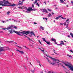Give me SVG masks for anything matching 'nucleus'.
Masks as SVG:
<instances>
[{
	"mask_svg": "<svg viewBox=\"0 0 73 73\" xmlns=\"http://www.w3.org/2000/svg\"><path fill=\"white\" fill-rule=\"evenodd\" d=\"M68 21H69V19H67L66 20V22H68Z\"/></svg>",
	"mask_w": 73,
	"mask_h": 73,
	"instance_id": "nucleus-40",
	"label": "nucleus"
},
{
	"mask_svg": "<svg viewBox=\"0 0 73 73\" xmlns=\"http://www.w3.org/2000/svg\"><path fill=\"white\" fill-rule=\"evenodd\" d=\"M40 28L42 29V30H44V27H43L42 26H40Z\"/></svg>",
	"mask_w": 73,
	"mask_h": 73,
	"instance_id": "nucleus-16",
	"label": "nucleus"
},
{
	"mask_svg": "<svg viewBox=\"0 0 73 73\" xmlns=\"http://www.w3.org/2000/svg\"><path fill=\"white\" fill-rule=\"evenodd\" d=\"M23 2H22L21 3H19L18 4V5H23Z\"/></svg>",
	"mask_w": 73,
	"mask_h": 73,
	"instance_id": "nucleus-11",
	"label": "nucleus"
},
{
	"mask_svg": "<svg viewBox=\"0 0 73 73\" xmlns=\"http://www.w3.org/2000/svg\"><path fill=\"white\" fill-rule=\"evenodd\" d=\"M7 29L9 31V32H10V34L11 33L12 34V33H13L14 32L15 33H16V34H17V35H19V36H22L23 35L20 33H21V34H22V35H24V34H26V33H24V32H25V31H23L22 32L19 31L18 32L17 31H16L15 30H12L13 29H12V27L11 26L8 27L7 28Z\"/></svg>",
	"mask_w": 73,
	"mask_h": 73,
	"instance_id": "nucleus-2",
	"label": "nucleus"
},
{
	"mask_svg": "<svg viewBox=\"0 0 73 73\" xmlns=\"http://www.w3.org/2000/svg\"><path fill=\"white\" fill-rule=\"evenodd\" d=\"M16 51H17L18 52H19L21 53V54H24V52L23 51H20L19 50H17Z\"/></svg>",
	"mask_w": 73,
	"mask_h": 73,
	"instance_id": "nucleus-7",
	"label": "nucleus"
},
{
	"mask_svg": "<svg viewBox=\"0 0 73 73\" xmlns=\"http://www.w3.org/2000/svg\"><path fill=\"white\" fill-rule=\"evenodd\" d=\"M31 72H32V73H35V71L33 70H31Z\"/></svg>",
	"mask_w": 73,
	"mask_h": 73,
	"instance_id": "nucleus-32",
	"label": "nucleus"
},
{
	"mask_svg": "<svg viewBox=\"0 0 73 73\" xmlns=\"http://www.w3.org/2000/svg\"><path fill=\"white\" fill-rule=\"evenodd\" d=\"M29 36H30V37H32V35H29Z\"/></svg>",
	"mask_w": 73,
	"mask_h": 73,
	"instance_id": "nucleus-61",
	"label": "nucleus"
},
{
	"mask_svg": "<svg viewBox=\"0 0 73 73\" xmlns=\"http://www.w3.org/2000/svg\"><path fill=\"white\" fill-rule=\"evenodd\" d=\"M17 46L18 47V48H20L21 49V48H22L21 47H20V46Z\"/></svg>",
	"mask_w": 73,
	"mask_h": 73,
	"instance_id": "nucleus-36",
	"label": "nucleus"
},
{
	"mask_svg": "<svg viewBox=\"0 0 73 73\" xmlns=\"http://www.w3.org/2000/svg\"><path fill=\"white\" fill-rule=\"evenodd\" d=\"M4 22H5V21H3L2 22V23H4Z\"/></svg>",
	"mask_w": 73,
	"mask_h": 73,
	"instance_id": "nucleus-51",
	"label": "nucleus"
},
{
	"mask_svg": "<svg viewBox=\"0 0 73 73\" xmlns=\"http://www.w3.org/2000/svg\"><path fill=\"white\" fill-rule=\"evenodd\" d=\"M55 9H58V8H57V7H56L55 8Z\"/></svg>",
	"mask_w": 73,
	"mask_h": 73,
	"instance_id": "nucleus-56",
	"label": "nucleus"
},
{
	"mask_svg": "<svg viewBox=\"0 0 73 73\" xmlns=\"http://www.w3.org/2000/svg\"><path fill=\"white\" fill-rule=\"evenodd\" d=\"M62 66L63 68H64V69H66V68H65V66H64L62 65H61Z\"/></svg>",
	"mask_w": 73,
	"mask_h": 73,
	"instance_id": "nucleus-23",
	"label": "nucleus"
},
{
	"mask_svg": "<svg viewBox=\"0 0 73 73\" xmlns=\"http://www.w3.org/2000/svg\"><path fill=\"white\" fill-rule=\"evenodd\" d=\"M66 62L67 63L65 62V63H64V65L66 66H68V68H70V70L73 71V65L71 64H69L68 62Z\"/></svg>",
	"mask_w": 73,
	"mask_h": 73,
	"instance_id": "nucleus-3",
	"label": "nucleus"
},
{
	"mask_svg": "<svg viewBox=\"0 0 73 73\" xmlns=\"http://www.w3.org/2000/svg\"><path fill=\"white\" fill-rule=\"evenodd\" d=\"M67 56H68V57H71V58L72 57V56L69 55V54H67Z\"/></svg>",
	"mask_w": 73,
	"mask_h": 73,
	"instance_id": "nucleus-25",
	"label": "nucleus"
},
{
	"mask_svg": "<svg viewBox=\"0 0 73 73\" xmlns=\"http://www.w3.org/2000/svg\"><path fill=\"white\" fill-rule=\"evenodd\" d=\"M31 9H32V8H28L27 9V11H31Z\"/></svg>",
	"mask_w": 73,
	"mask_h": 73,
	"instance_id": "nucleus-12",
	"label": "nucleus"
},
{
	"mask_svg": "<svg viewBox=\"0 0 73 73\" xmlns=\"http://www.w3.org/2000/svg\"><path fill=\"white\" fill-rule=\"evenodd\" d=\"M61 42L62 43H60V44H59V45L61 46H62V45H64V43L63 42V41H61Z\"/></svg>",
	"mask_w": 73,
	"mask_h": 73,
	"instance_id": "nucleus-8",
	"label": "nucleus"
},
{
	"mask_svg": "<svg viewBox=\"0 0 73 73\" xmlns=\"http://www.w3.org/2000/svg\"><path fill=\"white\" fill-rule=\"evenodd\" d=\"M31 11H33V9H32V8H31Z\"/></svg>",
	"mask_w": 73,
	"mask_h": 73,
	"instance_id": "nucleus-59",
	"label": "nucleus"
},
{
	"mask_svg": "<svg viewBox=\"0 0 73 73\" xmlns=\"http://www.w3.org/2000/svg\"><path fill=\"white\" fill-rule=\"evenodd\" d=\"M54 23H56V21L55 20L54 21Z\"/></svg>",
	"mask_w": 73,
	"mask_h": 73,
	"instance_id": "nucleus-62",
	"label": "nucleus"
},
{
	"mask_svg": "<svg viewBox=\"0 0 73 73\" xmlns=\"http://www.w3.org/2000/svg\"><path fill=\"white\" fill-rule=\"evenodd\" d=\"M40 73H43V72L42 71L40 72Z\"/></svg>",
	"mask_w": 73,
	"mask_h": 73,
	"instance_id": "nucleus-64",
	"label": "nucleus"
},
{
	"mask_svg": "<svg viewBox=\"0 0 73 73\" xmlns=\"http://www.w3.org/2000/svg\"><path fill=\"white\" fill-rule=\"evenodd\" d=\"M43 12H45V13H48V11L47 10L44 9L43 10Z\"/></svg>",
	"mask_w": 73,
	"mask_h": 73,
	"instance_id": "nucleus-9",
	"label": "nucleus"
},
{
	"mask_svg": "<svg viewBox=\"0 0 73 73\" xmlns=\"http://www.w3.org/2000/svg\"><path fill=\"white\" fill-rule=\"evenodd\" d=\"M47 60L48 61V62H49L50 64H51L52 65H54V64H56V63H54V62H53L52 63H51V62L50 61V60L48 59V58H46Z\"/></svg>",
	"mask_w": 73,
	"mask_h": 73,
	"instance_id": "nucleus-5",
	"label": "nucleus"
},
{
	"mask_svg": "<svg viewBox=\"0 0 73 73\" xmlns=\"http://www.w3.org/2000/svg\"><path fill=\"white\" fill-rule=\"evenodd\" d=\"M52 16V15L50 14H49L48 15V17H50V16Z\"/></svg>",
	"mask_w": 73,
	"mask_h": 73,
	"instance_id": "nucleus-28",
	"label": "nucleus"
},
{
	"mask_svg": "<svg viewBox=\"0 0 73 73\" xmlns=\"http://www.w3.org/2000/svg\"><path fill=\"white\" fill-rule=\"evenodd\" d=\"M41 50V51H42V52H44V50Z\"/></svg>",
	"mask_w": 73,
	"mask_h": 73,
	"instance_id": "nucleus-52",
	"label": "nucleus"
},
{
	"mask_svg": "<svg viewBox=\"0 0 73 73\" xmlns=\"http://www.w3.org/2000/svg\"><path fill=\"white\" fill-rule=\"evenodd\" d=\"M7 13V15H9V13H10V11H8Z\"/></svg>",
	"mask_w": 73,
	"mask_h": 73,
	"instance_id": "nucleus-30",
	"label": "nucleus"
},
{
	"mask_svg": "<svg viewBox=\"0 0 73 73\" xmlns=\"http://www.w3.org/2000/svg\"><path fill=\"white\" fill-rule=\"evenodd\" d=\"M10 48H9V47H8L7 48V50H10Z\"/></svg>",
	"mask_w": 73,
	"mask_h": 73,
	"instance_id": "nucleus-37",
	"label": "nucleus"
},
{
	"mask_svg": "<svg viewBox=\"0 0 73 73\" xmlns=\"http://www.w3.org/2000/svg\"><path fill=\"white\" fill-rule=\"evenodd\" d=\"M8 4H11V3H9V1H6V0H3V1H0V5H2L3 7L5 6H10V7H13L15 6L16 4H13L12 5H7ZM0 9H2V7H0Z\"/></svg>",
	"mask_w": 73,
	"mask_h": 73,
	"instance_id": "nucleus-1",
	"label": "nucleus"
},
{
	"mask_svg": "<svg viewBox=\"0 0 73 73\" xmlns=\"http://www.w3.org/2000/svg\"><path fill=\"white\" fill-rule=\"evenodd\" d=\"M26 12H27V13H30V12H31L30 11H26Z\"/></svg>",
	"mask_w": 73,
	"mask_h": 73,
	"instance_id": "nucleus-47",
	"label": "nucleus"
},
{
	"mask_svg": "<svg viewBox=\"0 0 73 73\" xmlns=\"http://www.w3.org/2000/svg\"><path fill=\"white\" fill-rule=\"evenodd\" d=\"M63 19H64V20H65L66 19V18H63Z\"/></svg>",
	"mask_w": 73,
	"mask_h": 73,
	"instance_id": "nucleus-60",
	"label": "nucleus"
},
{
	"mask_svg": "<svg viewBox=\"0 0 73 73\" xmlns=\"http://www.w3.org/2000/svg\"><path fill=\"white\" fill-rule=\"evenodd\" d=\"M63 62V64H64L65 63V62Z\"/></svg>",
	"mask_w": 73,
	"mask_h": 73,
	"instance_id": "nucleus-46",
	"label": "nucleus"
},
{
	"mask_svg": "<svg viewBox=\"0 0 73 73\" xmlns=\"http://www.w3.org/2000/svg\"><path fill=\"white\" fill-rule=\"evenodd\" d=\"M54 53H55V54H57V53H56L55 52H54Z\"/></svg>",
	"mask_w": 73,
	"mask_h": 73,
	"instance_id": "nucleus-49",
	"label": "nucleus"
},
{
	"mask_svg": "<svg viewBox=\"0 0 73 73\" xmlns=\"http://www.w3.org/2000/svg\"><path fill=\"white\" fill-rule=\"evenodd\" d=\"M70 35L73 38V34H72V33H70Z\"/></svg>",
	"mask_w": 73,
	"mask_h": 73,
	"instance_id": "nucleus-20",
	"label": "nucleus"
},
{
	"mask_svg": "<svg viewBox=\"0 0 73 73\" xmlns=\"http://www.w3.org/2000/svg\"><path fill=\"white\" fill-rule=\"evenodd\" d=\"M13 41H8L7 42H9V43H11V42H13Z\"/></svg>",
	"mask_w": 73,
	"mask_h": 73,
	"instance_id": "nucleus-26",
	"label": "nucleus"
},
{
	"mask_svg": "<svg viewBox=\"0 0 73 73\" xmlns=\"http://www.w3.org/2000/svg\"><path fill=\"white\" fill-rule=\"evenodd\" d=\"M23 7V8H25V9H26V10H27V9H28L27 8H26L25 7V6H24L23 7Z\"/></svg>",
	"mask_w": 73,
	"mask_h": 73,
	"instance_id": "nucleus-24",
	"label": "nucleus"
},
{
	"mask_svg": "<svg viewBox=\"0 0 73 73\" xmlns=\"http://www.w3.org/2000/svg\"><path fill=\"white\" fill-rule=\"evenodd\" d=\"M12 20H14V21H16L17 22V21L16 20H15L13 19H12Z\"/></svg>",
	"mask_w": 73,
	"mask_h": 73,
	"instance_id": "nucleus-44",
	"label": "nucleus"
},
{
	"mask_svg": "<svg viewBox=\"0 0 73 73\" xmlns=\"http://www.w3.org/2000/svg\"><path fill=\"white\" fill-rule=\"evenodd\" d=\"M13 28H15V29H17V27H16V26H15V27H13Z\"/></svg>",
	"mask_w": 73,
	"mask_h": 73,
	"instance_id": "nucleus-35",
	"label": "nucleus"
},
{
	"mask_svg": "<svg viewBox=\"0 0 73 73\" xmlns=\"http://www.w3.org/2000/svg\"><path fill=\"white\" fill-rule=\"evenodd\" d=\"M47 53H48V52H44V54H45L46 55V56H48V55H47L46 54Z\"/></svg>",
	"mask_w": 73,
	"mask_h": 73,
	"instance_id": "nucleus-19",
	"label": "nucleus"
},
{
	"mask_svg": "<svg viewBox=\"0 0 73 73\" xmlns=\"http://www.w3.org/2000/svg\"><path fill=\"white\" fill-rule=\"evenodd\" d=\"M34 24H35V25L37 24V23L34 22Z\"/></svg>",
	"mask_w": 73,
	"mask_h": 73,
	"instance_id": "nucleus-43",
	"label": "nucleus"
},
{
	"mask_svg": "<svg viewBox=\"0 0 73 73\" xmlns=\"http://www.w3.org/2000/svg\"><path fill=\"white\" fill-rule=\"evenodd\" d=\"M44 3H45V5H46V2H44Z\"/></svg>",
	"mask_w": 73,
	"mask_h": 73,
	"instance_id": "nucleus-45",
	"label": "nucleus"
},
{
	"mask_svg": "<svg viewBox=\"0 0 73 73\" xmlns=\"http://www.w3.org/2000/svg\"><path fill=\"white\" fill-rule=\"evenodd\" d=\"M27 38H28L29 40V41H32V39H30L29 38L27 37Z\"/></svg>",
	"mask_w": 73,
	"mask_h": 73,
	"instance_id": "nucleus-29",
	"label": "nucleus"
},
{
	"mask_svg": "<svg viewBox=\"0 0 73 73\" xmlns=\"http://www.w3.org/2000/svg\"><path fill=\"white\" fill-rule=\"evenodd\" d=\"M37 62L39 63V64H40V61L38 60L37 61Z\"/></svg>",
	"mask_w": 73,
	"mask_h": 73,
	"instance_id": "nucleus-42",
	"label": "nucleus"
},
{
	"mask_svg": "<svg viewBox=\"0 0 73 73\" xmlns=\"http://www.w3.org/2000/svg\"><path fill=\"white\" fill-rule=\"evenodd\" d=\"M36 3V5H37L38 6V7H40V5H39V4H38V3Z\"/></svg>",
	"mask_w": 73,
	"mask_h": 73,
	"instance_id": "nucleus-22",
	"label": "nucleus"
},
{
	"mask_svg": "<svg viewBox=\"0 0 73 73\" xmlns=\"http://www.w3.org/2000/svg\"><path fill=\"white\" fill-rule=\"evenodd\" d=\"M24 36H25V37H27V36H26L25 35H23Z\"/></svg>",
	"mask_w": 73,
	"mask_h": 73,
	"instance_id": "nucleus-55",
	"label": "nucleus"
},
{
	"mask_svg": "<svg viewBox=\"0 0 73 73\" xmlns=\"http://www.w3.org/2000/svg\"><path fill=\"white\" fill-rule=\"evenodd\" d=\"M68 37H69V38H70V36L69 35H68Z\"/></svg>",
	"mask_w": 73,
	"mask_h": 73,
	"instance_id": "nucleus-50",
	"label": "nucleus"
},
{
	"mask_svg": "<svg viewBox=\"0 0 73 73\" xmlns=\"http://www.w3.org/2000/svg\"><path fill=\"white\" fill-rule=\"evenodd\" d=\"M60 1H61V3H64V1H63V0H60Z\"/></svg>",
	"mask_w": 73,
	"mask_h": 73,
	"instance_id": "nucleus-31",
	"label": "nucleus"
},
{
	"mask_svg": "<svg viewBox=\"0 0 73 73\" xmlns=\"http://www.w3.org/2000/svg\"><path fill=\"white\" fill-rule=\"evenodd\" d=\"M26 33H27L28 34H29V33H30V35H33L34 36H36V35H35V34L33 33V31L30 32L29 31H28L26 32Z\"/></svg>",
	"mask_w": 73,
	"mask_h": 73,
	"instance_id": "nucleus-4",
	"label": "nucleus"
},
{
	"mask_svg": "<svg viewBox=\"0 0 73 73\" xmlns=\"http://www.w3.org/2000/svg\"><path fill=\"white\" fill-rule=\"evenodd\" d=\"M48 11H50V12H51V10H50L49 9H48Z\"/></svg>",
	"mask_w": 73,
	"mask_h": 73,
	"instance_id": "nucleus-38",
	"label": "nucleus"
},
{
	"mask_svg": "<svg viewBox=\"0 0 73 73\" xmlns=\"http://www.w3.org/2000/svg\"><path fill=\"white\" fill-rule=\"evenodd\" d=\"M38 48V49H40V50H41V48Z\"/></svg>",
	"mask_w": 73,
	"mask_h": 73,
	"instance_id": "nucleus-53",
	"label": "nucleus"
},
{
	"mask_svg": "<svg viewBox=\"0 0 73 73\" xmlns=\"http://www.w3.org/2000/svg\"><path fill=\"white\" fill-rule=\"evenodd\" d=\"M56 64H60V65H62V64L60 63L59 62H56Z\"/></svg>",
	"mask_w": 73,
	"mask_h": 73,
	"instance_id": "nucleus-34",
	"label": "nucleus"
},
{
	"mask_svg": "<svg viewBox=\"0 0 73 73\" xmlns=\"http://www.w3.org/2000/svg\"><path fill=\"white\" fill-rule=\"evenodd\" d=\"M60 25H63V24L62 23H60Z\"/></svg>",
	"mask_w": 73,
	"mask_h": 73,
	"instance_id": "nucleus-54",
	"label": "nucleus"
},
{
	"mask_svg": "<svg viewBox=\"0 0 73 73\" xmlns=\"http://www.w3.org/2000/svg\"><path fill=\"white\" fill-rule=\"evenodd\" d=\"M46 43L47 44H48V45H50V42L47 41L46 42Z\"/></svg>",
	"mask_w": 73,
	"mask_h": 73,
	"instance_id": "nucleus-13",
	"label": "nucleus"
},
{
	"mask_svg": "<svg viewBox=\"0 0 73 73\" xmlns=\"http://www.w3.org/2000/svg\"><path fill=\"white\" fill-rule=\"evenodd\" d=\"M52 60H53V61H57V60L56 59L54 58H52Z\"/></svg>",
	"mask_w": 73,
	"mask_h": 73,
	"instance_id": "nucleus-17",
	"label": "nucleus"
},
{
	"mask_svg": "<svg viewBox=\"0 0 73 73\" xmlns=\"http://www.w3.org/2000/svg\"><path fill=\"white\" fill-rule=\"evenodd\" d=\"M27 32H28V31H25V32H24V33H25L26 34H25V35H28V34H27Z\"/></svg>",
	"mask_w": 73,
	"mask_h": 73,
	"instance_id": "nucleus-21",
	"label": "nucleus"
},
{
	"mask_svg": "<svg viewBox=\"0 0 73 73\" xmlns=\"http://www.w3.org/2000/svg\"><path fill=\"white\" fill-rule=\"evenodd\" d=\"M4 29V30H5V29Z\"/></svg>",
	"mask_w": 73,
	"mask_h": 73,
	"instance_id": "nucleus-58",
	"label": "nucleus"
},
{
	"mask_svg": "<svg viewBox=\"0 0 73 73\" xmlns=\"http://www.w3.org/2000/svg\"><path fill=\"white\" fill-rule=\"evenodd\" d=\"M60 17H61V16H59V17H56L55 19H56V20H58L59 18Z\"/></svg>",
	"mask_w": 73,
	"mask_h": 73,
	"instance_id": "nucleus-14",
	"label": "nucleus"
},
{
	"mask_svg": "<svg viewBox=\"0 0 73 73\" xmlns=\"http://www.w3.org/2000/svg\"><path fill=\"white\" fill-rule=\"evenodd\" d=\"M47 57H49V58H51V59H53V58L52 57H51L50 56H47Z\"/></svg>",
	"mask_w": 73,
	"mask_h": 73,
	"instance_id": "nucleus-33",
	"label": "nucleus"
},
{
	"mask_svg": "<svg viewBox=\"0 0 73 73\" xmlns=\"http://www.w3.org/2000/svg\"><path fill=\"white\" fill-rule=\"evenodd\" d=\"M66 23L65 22V23H64V25H66Z\"/></svg>",
	"mask_w": 73,
	"mask_h": 73,
	"instance_id": "nucleus-41",
	"label": "nucleus"
},
{
	"mask_svg": "<svg viewBox=\"0 0 73 73\" xmlns=\"http://www.w3.org/2000/svg\"><path fill=\"white\" fill-rule=\"evenodd\" d=\"M4 47H0V52H3V51H4L5 49H4Z\"/></svg>",
	"mask_w": 73,
	"mask_h": 73,
	"instance_id": "nucleus-6",
	"label": "nucleus"
},
{
	"mask_svg": "<svg viewBox=\"0 0 73 73\" xmlns=\"http://www.w3.org/2000/svg\"><path fill=\"white\" fill-rule=\"evenodd\" d=\"M51 41H54V42H56V40L54 38H52L51 39Z\"/></svg>",
	"mask_w": 73,
	"mask_h": 73,
	"instance_id": "nucleus-10",
	"label": "nucleus"
},
{
	"mask_svg": "<svg viewBox=\"0 0 73 73\" xmlns=\"http://www.w3.org/2000/svg\"><path fill=\"white\" fill-rule=\"evenodd\" d=\"M38 42H39L40 44H41V45H42V44H41V42L40 41V40H38Z\"/></svg>",
	"mask_w": 73,
	"mask_h": 73,
	"instance_id": "nucleus-27",
	"label": "nucleus"
},
{
	"mask_svg": "<svg viewBox=\"0 0 73 73\" xmlns=\"http://www.w3.org/2000/svg\"><path fill=\"white\" fill-rule=\"evenodd\" d=\"M32 7H33V8H34V5H33V4L32 5Z\"/></svg>",
	"mask_w": 73,
	"mask_h": 73,
	"instance_id": "nucleus-39",
	"label": "nucleus"
},
{
	"mask_svg": "<svg viewBox=\"0 0 73 73\" xmlns=\"http://www.w3.org/2000/svg\"><path fill=\"white\" fill-rule=\"evenodd\" d=\"M48 73H51V72H50V71H48Z\"/></svg>",
	"mask_w": 73,
	"mask_h": 73,
	"instance_id": "nucleus-48",
	"label": "nucleus"
},
{
	"mask_svg": "<svg viewBox=\"0 0 73 73\" xmlns=\"http://www.w3.org/2000/svg\"><path fill=\"white\" fill-rule=\"evenodd\" d=\"M37 1H40V0H35V2L33 3V4H36L37 2Z\"/></svg>",
	"mask_w": 73,
	"mask_h": 73,
	"instance_id": "nucleus-15",
	"label": "nucleus"
},
{
	"mask_svg": "<svg viewBox=\"0 0 73 73\" xmlns=\"http://www.w3.org/2000/svg\"><path fill=\"white\" fill-rule=\"evenodd\" d=\"M42 40H43V41L45 42H46V40H45V38H42Z\"/></svg>",
	"mask_w": 73,
	"mask_h": 73,
	"instance_id": "nucleus-18",
	"label": "nucleus"
},
{
	"mask_svg": "<svg viewBox=\"0 0 73 73\" xmlns=\"http://www.w3.org/2000/svg\"><path fill=\"white\" fill-rule=\"evenodd\" d=\"M24 0H22V2H23H23L24 1Z\"/></svg>",
	"mask_w": 73,
	"mask_h": 73,
	"instance_id": "nucleus-63",
	"label": "nucleus"
},
{
	"mask_svg": "<svg viewBox=\"0 0 73 73\" xmlns=\"http://www.w3.org/2000/svg\"><path fill=\"white\" fill-rule=\"evenodd\" d=\"M45 19H46V20H48V19H47V18H45Z\"/></svg>",
	"mask_w": 73,
	"mask_h": 73,
	"instance_id": "nucleus-57",
	"label": "nucleus"
}]
</instances>
